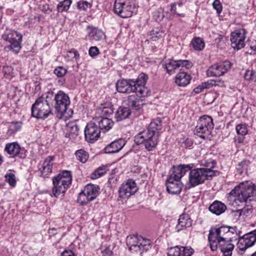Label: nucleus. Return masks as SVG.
<instances>
[{
    "label": "nucleus",
    "mask_w": 256,
    "mask_h": 256,
    "mask_svg": "<svg viewBox=\"0 0 256 256\" xmlns=\"http://www.w3.org/2000/svg\"><path fill=\"white\" fill-rule=\"evenodd\" d=\"M256 196V186L248 181L242 182L227 194L229 204L234 206L244 205Z\"/></svg>",
    "instance_id": "1"
},
{
    "label": "nucleus",
    "mask_w": 256,
    "mask_h": 256,
    "mask_svg": "<svg viewBox=\"0 0 256 256\" xmlns=\"http://www.w3.org/2000/svg\"><path fill=\"white\" fill-rule=\"evenodd\" d=\"M146 74L142 73L138 76L136 80L129 79V103H132V108L135 110H140L144 104L141 98L146 92L145 84L148 80Z\"/></svg>",
    "instance_id": "2"
},
{
    "label": "nucleus",
    "mask_w": 256,
    "mask_h": 256,
    "mask_svg": "<svg viewBox=\"0 0 256 256\" xmlns=\"http://www.w3.org/2000/svg\"><path fill=\"white\" fill-rule=\"evenodd\" d=\"M52 196L58 198L63 196L72 182V172L64 170L52 178Z\"/></svg>",
    "instance_id": "3"
},
{
    "label": "nucleus",
    "mask_w": 256,
    "mask_h": 256,
    "mask_svg": "<svg viewBox=\"0 0 256 256\" xmlns=\"http://www.w3.org/2000/svg\"><path fill=\"white\" fill-rule=\"evenodd\" d=\"M2 39L10 44L4 47L6 52L10 51L14 54H18L22 48L21 42L22 36L17 31L6 29L2 36Z\"/></svg>",
    "instance_id": "4"
},
{
    "label": "nucleus",
    "mask_w": 256,
    "mask_h": 256,
    "mask_svg": "<svg viewBox=\"0 0 256 256\" xmlns=\"http://www.w3.org/2000/svg\"><path fill=\"white\" fill-rule=\"evenodd\" d=\"M52 96V92H48L46 100L42 97H40L36 100L31 108L32 116L44 119L49 116L51 113V108L48 98Z\"/></svg>",
    "instance_id": "5"
},
{
    "label": "nucleus",
    "mask_w": 256,
    "mask_h": 256,
    "mask_svg": "<svg viewBox=\"0 0 256 256\" xmlns=\"http://www.w3.org/2000/svg\"><path fill=\"white\" fill-rule=\"evenodd\" d=\"M218 172L216 170L206 172L200 168L191 170L188 175V184L191 187H194L203 184L206 180L212 179Z\"/></svg>",
    "instance_id": "6"
},
{
    "label": "nucleus",
    "mask_w": 256,
    "mask_h": 256,
    "mask_svg": "<svg viewBox=\"0 0 256 256\" xmlns=\"http://www.w3.org/2000/svg\"><path fill=\"white\" fill-rule=\"evenodd\" d=\"M232 232L230 231V227L227 226H221L210 230L208 236L210 248L216 249V241L230 240V234Z\"/></svg>",
    "instance_id": "7"
},
{
    "label": "nucleus",
    "mask_w": 256,
    "mask_h": 256,
    "mask_svg": "<svg viewBox=\"0 0 256 256\" xmlns=\"http://www.w3.org/2000/svg\"><path fill=\"white\" fill-rule=\"evenodd\" d=\"M150 247V242L148 239L144 238L138 234L129 236V250L132 252L142 254L147 251Z\"/></svg>",
    "instance_id": "8"
},
{
    "label": "nucleus",
    "mask_w": 256,
    "mask_h": 256,
    "mask_svg": "<svg viewBox=\"0 0 256 256\" xmlns=\"http://www.w3.org/2000/svg\"><path fill=\"white\" fill-rule=\"evenodd\" d=\"M99 186L91 184H88L79 194L78 202L81 206L86 204L94 200L100 194Z\"/></svg>",
    "instance_id": "9"
},
{
    "label": "nucleus",
    "mask_w": 256,
    "mask_h": 256,
    "mask_svg": "<svg viewBox=\"0 0 256 256\" xmlns=\"http://www.w3.org/2000/svg\"><path fill=\"white\" fill-rule=\"evenodd\" d=\"M214 126L211 116H203L199 118L194 132L200 137L205 138L210 134Z\"/></svg>",
    "instance_id": "10"
},
{
    "label": "nucleus",
    "mask_w": 256,
    "mask_h": 256,
    "mask_svg": "<svg viewBox=\"0 0 256 256\" xmlns=\"http://www.w3.org/2000/svg\"><path fill=\"white\" fill-rule=\"evenodd\" d=\"M54 108L56 112L62 116L66 112L70 104L68 96L62 90H59L54 96Z\"/></svg>",
    "instance_id": "11"
},
{
    "label": "nucleus",
    "mask_w": 256,
    "mask_h": 256,
    "mask_svg": "<svg viewBox=\"0 0 256 256\" xmlns=\"http://www.w3.org/2000/svg\"><path fill=\"white\" fill-rule=\"evenodd\" d=\"M246 30L244 28L235 30L230 34V40L232 47L237 50L244 48Z\"/></svg>",
    "instance_id": "12"
},
{
    "label": "nucleus",
    "mask_w": 256,
    "mask_h": 256,
    "mask_svg": "<svg viewBox=\"0 0 256 256\" xmlns=\"http://www.w3.org/2000/svg\"><path fill=\"white\" fill-rule=\"evenodd\" d=\"M231 68L229 61H224L212 65L207 70L208 76H220L226 73Z\"/></svg>",
    "instance_id": "13"
},
{
    "label": "nucleus",
    "mask_w": 256,
    "mask_h": 256,
    "mask_svg": "<svg viewBox=\"0 0 256 256\" xmlns=\"http://www.w3.org/2000/svg\"><path fill=\"white\" fill-rule=\"evenodd\" d=\"M100 130L96 124L94 120L89 122L84 130L86 140L89 142H93L98 140L100 137Z\"/></svg>",
    "instance_id": "14"
},
{
    "label": "nucleus",
    "mask_w": 256,
    "mask_h": 256,
    "mask_svg": "<svg viewBox=\"0 0 256 256\" xmlns=\"http://www.w3.org/2000/svg\"><path fill=\"white\" fill-rule=\"evenodd\" d=\"M158 136H150L149 134L144 132H140L138 134L137 139L140 138V140H137L140 143H144L145 148L148 151L152 150L158 144Z\"/></svg>",
    "instance_id": "15"
},
{
    "label": "nucleus",
    "mask_w": 256,
    "mask_h": 256,
    "mask_svg": "<svg viewBox=\"0 0 256 256\" xmlns=\"http://www.w3.org/2000/svg\"><path fill=\"white\" fill-rule=\"evenodd\" d=\"M183 184L178 180L170 174L166 181L167 192L172 194H179L182 189Z\"/></svg>",
    "instance_id": "16"
},
{
    "label": "nucleus",
    "mask_w": 256,
    "mask_h": 256,
    "mask_svg": "<svg viewBox=\"0 0 256 256\" xmlns=\"http://www.w3.org/2000/svg\"><path fill=\"white\" fill-rule=\"evenodd\" d=\"M4 150L12 157L24 158L26 156V150L24 148H22L17 142L6 144Z\"/></svg>",
    "instance_id": "17"
},
{
    "label": "nucleus",
    "mask_w": 256,
    "mask_h": 256,
    "mask_svg": "<svg viewBox=\"0 0 256 256\" xmlns=\"http://www.w3.org/2000/svg\"><path fill=\"white\" fill-rule=\"evenodd\" d=\"M92 120L100 130V132L104 133L110 130L114 124V122L112 119L104 116L96 117Z\"/></svg>",
    "instance_id": "18"
},
{
    "label": "nucleus",
    "mask_w": 256,
    "mask_h": 256,
    "mask_svg": "<svg viewBox=\"0 0 256 256\" xmlns=\"http://www.w3.org/2000/svg\"><path fill=\"white\" fill-rule=\"evenodd\" d=\"M232 238L230 240H224L221 241L216 242V249L211 248L212 251H215L218 249V248H220L222 252L223 253V256H232V251L234 248V245L230 242H232Z\"/></svg>",
    "instance_id": "19"
},
{
    "label": "nucleus",
    "mask_w": 256,
    "mask_h": 256,
    "mask_svg": "<svg viewBox=\"0 0 256 256\" xmlns=\"http://www.w3.org/2000/svg\"><path fill=\"white\" fill-rule=\"evenodd\" d=\"M192 168V166H190V164H180L178 166H174L172 168L170 174L180 180L187 172H190Z\"/></svg>",
    "instance_id": "20"
},
{
    "label": "nucleus",
    "mask_w": 256,
    "mask_h": 256,
    "mask_svg": "<svg viewBox=\"0 0 256 256\" xmlns=\"http://www.w3.org/2000/svg\"><path fill=\"white\" fill-rule=\"evenodd\" d=\"M192 220L190 215L186 214H182L180 215L178 220V224L176 226V230L179 232L182 230L186 229L192 226Z\"/></svg>",
    "instance_id": "21"
},
{
    "label": "nucleus",
    "mask_w": 256,
    "mask_h": 256,
    "mask_svg": "<svg viewBox=\"0 0 256 256\" xmlns=\"http://www.w3.org/2000/svg\"><path fill=\"white\" fill-rule=\"evenodd\" d=\"M162 128V120L160 118L154 119L150 124L146 133L149 134L150 136H159V131Z\"/></svg>",
    "instance_id": "22"
},
{
    "label": "nucleus",
    "mask_w": 256,
    "mask_h": 256,
    "mask_svg": "<svg viewBox=\"0 0 256 256\" xmlns=\"http://www.w3.org/2000/svg\"><path fill=\"white\" fill-rule=\"evenodd\" d=\"M126 144V142L122 139H118L112 142L105 147L106 153L114 154L118 152Z\"/></svg>",
    "instance_id": "23"
},
{
    "label": "nucleus",
    "mask_w": 256,
    "mask_h": 256,
    "mask_svg": "<svg viewBox=\"0 0 256 256\" xmlns=\"http://www.w3.org/2000/svg\"><path fill=\"white\" fill-rule=\"evenodd\" d=\"M127 7L124 2H122V0H116L114 4V12L120 17L126 18L128 17Z\"/></svg>",
    "instance_id": "24"
},
{
    "label": "nucleus",
    "mask_w": 256,
    "mask_h": 256,
    "mask_svg": "<svg viewBox=\"0 0 256 256\" xmlns=\"http://www.w3.org/2000/svg\"><path fill=\"white\" fill-rule=\"evenodd\" d=\"M86 30L89 39L92 41L100 40L104 35L102 30L96 27L88 26Z\"/></svg>",
    "instance_id": "25"
},
{
    "label": "nucleus",
    "mask_w": 256,
    "mask_h": 256,
    "mask_svg": "<svg viewBox=\"0 0 256 256\" xmlns=\"http://www.w3.org/2000/svg\"><path fill=\"white\" fill-rule=\"evenodd\" d=\"M54 156H48L43 162L42 168H40V170L42 174L44 176H45L52 172L53 161L54 160Z\"/></svg>",
    "instance_id": "26"
},
{
    "label": "nucleus",
    "mask_w": 256,
    "mask_h": 256,
    "mask_svg": "<svg viewBox=\"0 0 256 256\" xmlns=\"http://www.w3.org/2000/svg\"><path fill=\"white\" fill-rule=\"evenodd\" d=\"M192 79L190 74L186 72H180L175 78V82L179 86H186L190 84Z\"/></svg>",
    "instance_id": "27"
},
{
    "label": "nucleus",
    "mask_w": 256,
    "mask_h": 256,
    "mask_svg": "<svg viewBox=\"0 0 256 256\" xmlns=\"http://www.w3.org/2000/svg\"><path fill=\"white\" fill-rule=\"evenodd\" d=\"M208 209L212 214L218 216L226 211V206L223 202L215 200L210 205Z\"/></svg>",
    "instance_id": "28"
},
{
    "label": "nucleus",
    "mask_w": 256,
    "mask_h": 256,
    "mask_svg": "<svg viewBox=\"0 0 256 256\" xmlns=\"http://www.w3.org/2000/svg\"><path fill=\"white\" fill-rule=\"evenodd\" d=\"M128 192V180L125 182V183L122 184L119 188L118 193L119 196L118 200L119 203L122 204L126 203L128 200V196L127 193Z\"/></svg>",
    "instance_id": "29"
},
{
    "label": "nucleus",
    "mask_w": 256,
    "mask_h": 256,
    "mask_svg": "<svg viewBox=\"0 0 256 256\" xmlns=\"http://www.w3.org/2000/svg\"><path fill=\"white\" fill-rule=\"evenodd\" d=\"M127 118H128V108L123 106H120L115 114L116 121H121Z\"/></svg>",
    "instance_id": "30"
},
{
    "label": "nucleus",
    "mask_w": 256,
    "mask_h": 256,
    "mask_svg": "<svg viewBox=\"0 0 256 256\" xmlns=\"http://www.w3.org/2000/svg\"><path fill=\"white\" fill-rule=\"evenodd\" d=\"M164 67L167 72L171 74L175 70L180 68L178 60H168V62L164 64Z\"/></svg>",
    "instance_id": "31"
},
{
    "label": "nucleus",
    "mask_w": 256,
    "mask_h": 256,
    "mask_svg": "<svg viewBox=\"0 0 256 256\" xmlns=\"http://www.w3.org/2000/svg\"><path fill=\"white\" fill-rule=\"evenodd\" d=\"M248 248L253 246L256 242V229L243 236Z\"/></svg>",
    "instance_id": "32"
},
{
    "label": "nucleus",
    "mask_w": 256,
    "mask_h": 256,
    "mask_svg": "<svg viewBox=\"0 0 256 256\" xmlns=\"http://www.w3.org/2000/svg\"><path fill=\"white\" fill-rule=\"evenodd\" d=\"M116 88L118 92L126 93L128 90V80L123 79L118 81L116 83Z\"/></svg>",
    "instance_id": "33"
},
{
    "label": "nucleus",
    "mask_w": 256,
    "mask_h": 256,
    "mask_svg": "<svg viewBox=\"0 0 256 256\" xmlns=\"http://www.w3.org/2000/svg\"><path fill=\"white\" fill-rule=\"evenodd\" d=\"M75 154L77 160L82 163L86 162L89 156L88 153L83 149L76 150Z\"/></svg>",
    "instance_id": "34"
},
{
    "label": "nucleus",
    "mask_w": 256,
    "mask_h": 256,
    "mask_svg": "<svg viewBox=\"0 0 256 256\" xmlns=\"http://www.w3.org/2000/svg\"><path fill=\"white\" fill-rule=\"evenodd\" d=\"M22 122L20 121L12 122L8 126V132L10 134H14L20 130L22 126Z\"/></svg>",
    "instance_id": "35"
},
{
    "label": "nucleus",
    "mask_w": 256,
    "mask_h": 256,
    "mask_svg": "<svg viewBox=\"0 0 256 256\" xmlns=\"http://www.w3.org/2000/svg\"><path fill=\"white\" fill-rule=\"evenodd\" d=\"M108 168L106 166H102L98 168L92 174V179H96L102 176H104L108 170Z\"/></svg>",
    "instance_id": "36"
},
{
    "label": "nucleus",
    "mask_w": 256,
    "mask_h": 256,
    "mask_svg": "<svg viewBox=\"0 0 256 256\" xmlns=\"http://www.w3.org/2000/svg\"><path fill=\"white\" fill-rule=\"evenodd\" d=\"M191 44L192 45L193 48L196 50H202L205 45L204 40L199 37L194 38Z\"/></svg>",
    "instance_id": "37"
},
{
    "label": "nucleus",
    "mask_w": 256,
    "mask_h": 256,
    "mask_svg": "<svg viewBox=\"0 0 256 256\" xmlns=\"http://www.w3.org/2000/svg\"><path fill=\"white\" fill-rule=\"evenodd\" d=\"M202 164L205 167L202 168L205 169L206 172L214 171L212 168L215 167L216 162L214 160L210 158L203 160Z\"/></svg>",
    "instance_id": "38"
},
{
    "label": "nucleus",
    "mask_w": 256,
    "mask_h": 256,
    "mask_svg": "<svg viewBox=\"0 0 256 256\" xmlns=\"http://www.w3.org/2000/svg\"><path fill=\"white\" fill-rule=\"evenodd\" d=\"M216 86L218 84H216V81H211L210 83L208 82L202 83L201 85H199L197 87L194 88V92L196 94H199L202 91V90L204 88H210V86Z\"/></svg>",
    "instance_id": "39"
},
{
    "label": "nucleus",
    "mask_w": 256,
    "mask_h": 256,
    "mask_svg": "<svg viewBox=\"0 0 256 256\" xmlns=\"http://www.w3.org/2000/svg\"><path fill=\"white\" fill-rule=\"evenodd\" d=\"M66 131L70 132L72 135L78 136L79 129L76 124L74 123H68L66 125Z\"/></svg>",
    "instance_id": "40"
},
{
    "label": "nucleus",
    "mask_w": 256,
    "mask_h": 256,
    "mask_svg": "<svg viewBox=\"0 0 256 256\" xmlns=\"http://www.w3.org/2000/svg\"><path fill=\"white\" fill-rule=\"evenodd\" d=\"M250 162L248 160H244L241 162H239L237 165L236 168L240 174H242L244 170L247 169Z\"/></svg>",
    "instance_id": "41"
},
{
    "label": "nucleus",
    "mask_w": 256,
    "mask_h": 256,
    "mask_svg": "<svg viewBox=\"0 0 256 256\" xmlns=\"http://www.w3.org/2000/svg\"><path fill=\"white\" fill-rule=\"evenodd\" d=\"M181 254L182 250L178 246L170 248L167 252L168 256H180Z\"/></svg>",
    "instance_id": "42"
},
{
    "label": "nucleus",
    "mask_w": 256,
    "mask_h": 256,
    "mask_svg": "<svg viewBox=\"0 0 256 256\" xmlns=\"http://www.w3.org/2000/svg\"><path fill=\"white\" fill-rule=\"evenodd\" d=\"M244 78L246 80L256 82V71L246 70L244 75Z\"/></svg>",
    "instance_id": "43"
},
{
    "label": "nucleus",
    "mask_w": 256,
    "mask_h": 256,
    "mask_svg": "<svg viewBox=\"0 0 256 256\" xmlns=\"http://www.w3.org/2000/svg\"><path fill=\"white\" fill-rule=\"evenodd\" d=\"M67 70L62 66H57L54 70V74L58 78L64 76Z\"/></svg>",
    "instance_id": "44"
},
{
    "label": "nucleus",
    "mask_w": 256,
    "mask_h": 256,
    "mask_svg": "<svg viewBox=\"0 0 256 256\" xmlns=\"http://www.w3.org/2000/svg\"><path fill=\"white\" fill-rule=\"evenodd\" d=\"M236 132L238 134L242 136H245L248 133V129L245 124H239L236 128Z\"/></svg>",
    "instance_id": "45"
},
{
    "label": "nucleus",
    "mask_w": 256,
    "mask_h": 256,
    "mask_svg": "<svg viewBox=\"0 0 256 256\" xmlns=\"http://www.w3.org/2000/svg\"><path fill=\"white\" fill-rule=\"evenodd\" d=\"M163 12V9L160 8L153 12V17L156 21L160 22L163 19L164 16Z\"/></svg>",
    "instance_id": "46"
},
{
    "label": "nucleus",
    "mask_w": 256,
    "mask_h": 256,
    "mask_svg": "<svg viewBox=\"0 0 256 256\" xmlns=\"http://www.w3.org/2000/svg\"><path fill=\"white\" fill-rule=\"evenodd\" d=\"M6 181L8 182L10 185L14 186L16 184V180L15 175L12 173L6 174L5 176Z\"/></svg>",
    "instance_id": "47"
},
{
    "label": "nucleus",
    "mask_w": 256,
    "mask_h": 256,
    "mask_svg": "<svg viewBox=\"0 0 256 256\" xmlns=\"http://www.w3.org/2000/svg\"><path fill=\"white\" fill-rule=\"evenodd\" d=\"M129 196L134 194L138 190L134 181L129 179Z\"/></svg>",
    "instance_id": "48"
},
{
    "label": "nucleus",
    "mask_w": 256,
    "mask_h": 256,
    "mask_svg": "<svg viewBox=\"0 0 256 256\" xmlns=\"http://www.w3.org/2000/svg\"><path fill=\"white\" fill-rule=\"evenodd\" d=\"M237 246L239 250L241 251H244L248 247L247 246V243L244 240V238L242 236L239 238V240L237 244Z\"/></svg>",
    "instance_id": "49"
},
{
    "label": "nucleus",
    "mask_w": 256,
    "mask_h": 256,
    "mask_svg": "<svg viewBox=\"0 0 256 256\" xmlns=\"http://www.w3.org/2000/svg\"><path fill=\"white\" fill-rule=\"evenodd\" d=\"M182 256H191L194 253V250L190 247L182 246Z\"/></svg>",
    "instance_id": "50"
},
{
    "label": "nucleus",
    "mask_w": 256,
    "mask_h": 256,
    "mask_svg": "<svg viewBox=\"0 0 256 256\" xmlns=\"http://www.w3.org/2000/svg\"><path fill=\"white\" fill-rule=\"evenodd\" d=\"M150 36H152V38L154 40H156L158 38L162 36V34L163 32H162L160 31L158 28H156L152 30L150 32Z\"/></svg>",
    "instance_id": "51"
},
{
    "label": "nucleus",
    "mask_w": 256,
    "mask_h": 256,
    "mask_svg": "<svg viewBox=\"0 0 256 256\" xmlns=\"http://www.w3.org/2000/svg\"><path fill=\"white\" fill-rule=\"evenodd\" d=\"M180 68L184 67L187 69L190 68L192 66V63L188 60H178Z\"/></svg>",
    "instance_id": "52"
},
{
    "label": "nucleus",
    "mask_w": 256,
    "mask_h": 256,
    "mask_svg": "<svg viewBox=\"0 0 256 256\" xmlns=\"http://www.w3.org/2000/svg\"><path fill=\"white\" fill-rule=\"evenodd\" d=\"M240 210L242 213V216H248L252 214L253 210L250 207L244 206L242 208L240 209Z\"/></svg>",
    "instance_id": "53"
},
{
    "label": "nucleus",
    "mask_w": 256,
    "mask_h": 256,
    "mask_svg": "<svg viewBox=\"0 0 256 256\" xmlns=\"http://www.w3.org/2000/svg\"><path fill=\"white\" fill-rule=\"evenodd\" d=\"M88 53L91 57H94L99 54L100 51L96 46H91L89 48Z\"/></svg>",
    "instance_id": "54"
},
{
    "label": "nucleus",
    "mask_w": 256,
    "mask_h": 256,
    "mask_svg": "<svg viewBox=\"0 0 256 256\" xmlns=\"http://www.w3.org/2000/svg\"><path fill=\"white\" fill-rule=\"evenodd\" d=\"M90 6V3L86 1H80L78 2V7L80 10H86Z\"/></svg>",
    "instance_id": "55"
},
{
    "label": "nucleus",
    "mask_w": 256,
    "mask_h": 256,
    "mask_svg": "<svg viewBox=\"0 0 256 256\" xmlns=\"http://www.w3.org/2000/svg\"><path fill=\"white\" fill-rule=\"evenodd\" d=\"M214 8L216 10L217 12L220 13L222 10V6L219 0H215L212 4Z\"/></svg>",
    "instance_id": "56"
},
{
    "label": "nucleus",
    "mask_w": 256,
    "mask_h": 256,
    "mask_svg": "<svg viewBox=\"0 0 256 256\" xmlns=\"http://www.w3.org/2000/svg\"><path fill=\"white\" fill-rule=\"evenodd\" d=\"M113 112H114L113 108L112 106H110V107L104 106L102 108V114H103L104 115L108 116V115L112 114L113 113Z\"/></svg>",
    "instance_id": "57"
},
{
    "label": "nucleus",
    "mask_w": 256,
    "mask_h": 256,
    "mask_svg": "<svg viewBox=\"0 0 256 256\" xmlns=\"http://www.w3.org/2000/svg\"><path fill=\"white\" fill-rule=\"evenodd\" d=\"M12 70V68L10 66H4L2 68V72L4 76H10Z\"/></svg>",
    "instance_id": "58"
},
{
    "label": "nucleus",
    "mask_w": 256,
    "mask_h": 256,
    "mask_svg": "<svg viewBox=\"0 0 256 256\" xmlns=\"http://www.w3.org/2000/svg\"><path fill=\"white\" fill-rule=\"evenodd\" d=\"M232 214L234 216V218L236 220L239 219V218L242 216L240 209L232 210Z\"/></svg>",
    "instance_id": "59"
},
{
    "label": "nucleus",
    "mask_w": 256,
    "mask_h": 256,
    "mask_svg": "<svg viewBox=\"0 0 256 256\" xmlns=\"http://www.w3.org/2000/svg\"><path fill=\"white\" fill-rule=\"evenodd\" d=\"M102 256H112V252L109 248L102 250Z\"/></svg>",
    "instance_id": "60"
},
{
    "label": "nucleus",
    "mask_w": 256,
    "mask_h": 256,
    "mask_svg": "<svg viewBox=\"0 0 256 256\" xmlns=\"http://www.w3.org/2000/svg\"><path fill=\"white\" fill-rule=\"evenodd\" d=\"M62 2L64 4V8H63V10H66V11L68 10L72 3V1L70 0H64Z\"/></svg>",
    "instance_id": "61"
},
{
    "label": "nucleus",
    "mask_w": 256,
    "mask_h": 256,
    "mask_svg": "<svg viewBox=\"0 0 256 256\" xmlns=\"http://www.w3.org/2000/svg\"><path fill=\"white\" fill-rule=\"evenodd\" d=\"M138 6L137 4L134 3L133 7H132L131 5H129V12H130L132 14H136L137 12V8Z\"/></svg>",
    "instance_id": "62"
},
{
    "label": "nucleus",
    "mask_w": 256,
    "mask_h": 256,
    "mask_svg": "<svg viewBox=\"0 0 256 256\" xmlns=\"http://www.w3.org/2000/svg\"><path fill=\"white\" fill-rule=\"evenodd\" d=\"M61 256H75L74 252L70 250H64L61 254Z\"/></svg>",
    "instance_id": "63"
},
{
    "label": "nucleus",
    "mask_w": 256,
    "mask_h": 256,
    "mask_svg": "<svg viewBox=\"0 0 256 256\" xmlns=\"http://www.w3.org/2000/svg\"><path fill=\"white\" fill-rule=\"evenodd\" d=\"M64 8V4L62 2H60L58 3L57 6V10L58 12H62L63 11H66V10H63Z\"/></svg>",
    "instance_id": "64"
}]
</instances>
